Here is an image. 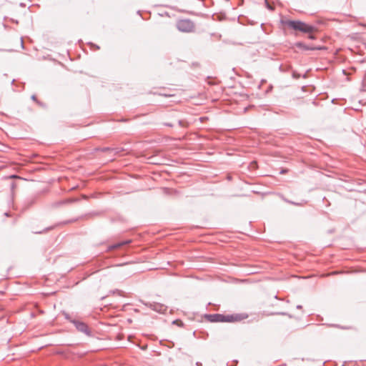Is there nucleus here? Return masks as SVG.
<instances>
[{
  "label": "nucleus",
  "mask_w": 366,
  "mask_h": 366,
  "mask_svg": "<svg viewBox=\"0 0 366 366\" xmlns=\"http://www.w3.org/2000/svg\"><path fill=\"white\" fill-rule=\"evenodd\" d=\"M31 99H32L34 101H36V96H35V95H32Z\"/></svg>",
  "instance_id": "nucleus-9"
},
{
  "label": "nucleus",
  "mask_w": 366,
  "mask_h": 366,
  "mask_svg": "<svg viewBox=\"0 0 366 366\" xmlns=\"http://www.w3.org/2000/svg\"><path fill=\"white\" fill-rule=\"evenodd\" d=\"M308 37H309V39H315V36H314V35H312V34H311V33L310 34V35H309V36H308Z\"/></svg>",
  "instance_id": "nucleus-8"
},
{
  "label": "nucleus",
  "mask_w": 366,
  "mask_h": 366,
  "mask_svg": "<svg viewBox=\"0 0 366 366\" xmlns=\"http://www.w3.org/2000/svg\"><path fill=\"white\" fill-rule=\"evenodd\" d=\"M207 318L212 322H233L237 320L232 315H223L220 314L208 315Z\"/></svg>",
  "instance_id": "nucleus-3"
},
{
  "label": "nucleus",
  "mask_w": 366,
  "mask_h": 366,
  "mask_svg": "<svg viewBox=\"0 0 366 366\" xmlns=\"http://www.w3.org/2000/svg\"><path fill=\"white\" fill-rule=\"evenodd\" d=\"M66 318L72 322L79 332H81L87 335H90L89 330L84 322L76 320H71L68 315L66 316Z\"/></svg>",
  "instance_id": "nucleus-4"
},
{
  "label": "nucleus",
  "mask_w": 366,
  "mask_h": 366,
  "mask_svg": "<svg viewBox=\"0 0 366 366\" xmlns=\"http://www.w3.org/2000/svg\"><path fill=\"white\" fill-rule=\"evenodd\" d=\"M130 242H131L130 240H128V241H125V242H121L117 244H114L109 247V249H114L119 248L120 247H122L126 244H129Z\"/></svg>",
  "instance_id": "nucleus-6"
},
{
  "label": "nucleus",
  "mask_w": 366,
  "mask_h": 366,
  "mask_svg": "<svg viewBox=\"0 0 366 366\" xmlns=\"http://www.w3.org/2000/svg\"><path fill=\"white\" fill-rule=\"evenodd\" d=\"M297 309H301V308H302V306H301V305H297Z\"/></svg>",
  "instance_id": "nucleus-11"
},
{
  "label": "nucleus",
  "mask_w": 366,
  "mask_h": 366,
  "mask_svg": "<svg viewBox=\"0 0 366 366\" xmlns=\"http://www.w3.org/2000/svg\"><path fill=\"white\" fill-rule=\"evenodd\" d=\"M177 28L179 31L189 33L194 30V24L189 19H181L177 22Z\"/></svg>",
  "instance_id": "nucleus-2"
},
{
  "label": "nucleus",
  "mask_w": 366,
  "mask_h": 366,
  "mask_svg": "<svg viewBox=\"0 0 366 366\" xmlns=\"http://www.w3.org/2000/svg\"><path fill=\"white\" fill-rule=\"evenodd\" d=\"M144 305L152 310L159 313H164L167 310V306L158 302H146Z\"/></svg>",
  "instance_id": "nucleus-5"
},
{
  "label": "nucleus",
  "mask_w": 366,
  "mask_h": 366,
  "mask_svg": "<svg viewBox=\"0 0 366 366\" xmlns=\"http://www.w3.org/2000/svg\"><path fill=\"white\" fill-rule=\"evenodd\" d=\"M167 126H169V127H172V124H167Z\"/></svg>",
  "instance_id": "nucleus-12"
},
{
  "label": "nucleus",
  "mask_w": 366,
  "mask_h": 366,
  "mask_svg": "<svg viewBox=\"0 0 366 366\" xmlns=\"http://www.w3.org/2000/svg\"><path fill=\"white\" fill-rule=\"evenodd\" d=\"M286 24L292 29L300 31L303 33L310 34L316 30L315 26L307 24L300 21H287Z\"/></svg>",
  "instance_id": "nucleus-1"
},
{
  "label": "nucleus",
  "mask_w": 366,
  "mask_h": 366,
  "mask_svg": "<svg viewBox=\"0 0 366 366\" xmlns=\"http://www.w3.org/2000/svg\"><path fill=\"white\" fill-rule=\"evenodd\" d=\"M109 150H110V149H109V148H108V147L104 148V149H102V151H104V152L109 151Z\"/></svg>",
  "instance_id": "nucleus-10"
},
{
  "label": "nucleus",
  "mask_w": 366,
  "mask_h": 366,
  "mask_svg": "<svg viewBox=\"0 0 366 366\" xmlns=\"http://www.w3.org/2000/svg\"><path fill=\"white\" fill-rule=\"evenodd\" d=\"M178 123H179V124L181 127H184V122H183V121H182V120H179V121L178 122Z\"/></svg>",
  "instance_id": "nucleus-7"
}]
</instances>
